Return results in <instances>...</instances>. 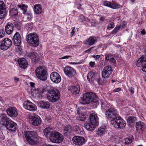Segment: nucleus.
Listing matches in <instances>:
<instances>
[{"label": "nucleus", "mask_w": 146, "mask_h": 146, "mask_svg": "<svg viewBox=\"0 0 146 146\" xmlns=\"http://www.w3.org/2000/svg\"><path fill=\"white\" fill-rule=\"evenodd\" d=\"M81 100L82 101V104H83L94 103V105L96 106L99 104L98 97L92 92L86 93L84 94Z\"/></svg>", "instance_id": "1"}, {"label": "nucleus", "mask_w": 146, "mask_h": 146, "mask_svg": "<svg viewBox=\"0 0 146 146\" xmlns=\"http://www.w3.org/2000/svg\"><path fill=\"white\" fill-rule=\"evenodd\" d=\"M25 136L29 144L33 145L36 143L38 135L36 132L27 131L25 133Z\"/></svg>", "instance_id": "2"}, {"label": "nucleus", "mask_w": 146, "mask_h": 146, "mask_svg": "<svg viewBox=\"0 0 146 146\" xmlns=\"http://www.w3.org/2000/svg\"><path fill=\"white\" fill-rule=\"evenodd\" d=\"M47 73L46 68L44 66L38 67L35 70V74L37 77L43 81L47 80Z\"/></svg>", "instance_id": "3"}, {"label": "nucleus", "mask_w": 146, "mask_h": 146, "mask_svg": "<svg viewBox=\"0 0 146 146\" xmlns=\"http://www.w3.org/2000/svg\"><path fill=\"white\" fill-rule=\"evenodd\" d=\"M60 98L59 91L56 89H54L49 91L47 96L48 100L51 102H54L58 101Z\"/></svg>", "instance_id": "4"}, {"label": "nucleus", "mask_w": 146, "mask_h": 146, "mask_svg": "<svg viewBox=\"0 0 146 146\" xmlns=\"http://www.w3.org/2000/svg\"><path fill=\"white\" fill-rule=\"evenodd\" d=\"M27 42L34 47L37 46L39 44L38 36L36 33H30L26 37Z\"/></svg>", "instance_id": "5"}, {"label": "nucleus", "mask_w": 146, "mask_h": 146, "mask_svg": "<svg viewBox=\"0 0 146 146\" xmlns=\"http://www.w3.org/2000/svg\"><path fill=\"white\" fill-rule=\"evenodd\" d=\"M111 123L117 128L123 129L126 125L125 121L120 117H115V119L111 120Z\"/></svg>", "instance_id": "6"}, {"label": "nucleus", "mask_w": 146, "mask_h": 146, "mask_svg": "<svg viewBox=\"0 0 146 146\" xmlns=\"http://www.w3.org/2000/svg\"><path fill=\"white\" fill-rule=\"evenodd\" d=\"M49 137L51 142L56 143H62L64 139L62 135L58 132H54Z\"/></svg>", "instance_id": "7"}, {"label": "nucleus", "mask_w": 146, "mask_h": 146, "mask_svg": "<svg viewBox=\"0 0 146 146\" xmlns=\"http://www.w3.org/2000/svg\"><path fill=\"white\" fill-rule=\"evenodd\" d=\"M17 7L20 8L22 11L23 13L24 14L27 11V6L24 4L22 5H17L15 7L12 8L10 12L12 16H16L18 15Z\"/></svg>", "instance_id": "8"}, {"label": "nucleus", "mask_w": 146, "mask_h": 146, "mask_svg": "<svg viewBox=\"0 0 146 146\" xmlns=\"http://www.w3.org/2000/svg\"><path fill=\"white\" fill-rule=\"evenodd\" d=\"M12 44V41L9 38H5L2 41L0 42V48L3 50H7Z\"/></svg>", "instance_id": "9"}, {"label": "nucleus", "mask_w": 146, "mask_h": 146, "mask_svg": "<svg viewBox=\"0 0 146 146\" xmlns=\"http://www.w3.org/2000/svg\"><path fill=\"white\" fill-rule=\"evenodd\" d=\"M64 71L65 75L69 78L73 77L76 75V70L73 68L69 66L65 67Z\"/></svg>", "instance_id": "10"}, {"label": "nucleus", "mask_w": 146, "mask_h": 146, "mask_svg": "<svg viewBox=\"0 0 146 146\" xmlns=\"http://www.w3.org/2000/svg\"><path fill=\"white\" fill-rule=\"evenodd\" d=\"M117 114V111L113 108H109L107 111H106L105 114L106 117L108 119H112L113 120L116 117Z\"/></svg>", "instance_id": "11"}, {"label": "nucleus", "mask_w": 146, "mask_h": 146, "mask_svg": "<svg viewBox=\"0 0 146 146\" xmlns=\"http://www.w3.org/2000/svg\"><path fill=\"white\" fill-rule=\"evenodd\" d=\"M23 107L31 111H34L37 109L36 105L29 101H25L23 104Z\"/></svg>", "instance_id": "12"}, {"label": "nucleus", "mask_w": 146, "mask_h": 146, "mask_svg": "<svg viewBox=\"0 0 146 146\" xmlns=\"http://www.w3.org/2000/svg\"><path fill=\"white\" fill-rule=\"evenodd\" d=\"M5 126L7 129L10 131H15L17 128V124L10 119L8 122L6 123Z\"/></svg>", "instance_id": "13"}, {"label": "nucleus", "mask_w": 146, "mask_h": 146, "mask_svg": "<svg viewBox=\"0 0 146 146\" xmlns=\"http://www.w3.org/2000/svg\"><path fill=\"white\" fill-rule=\"evenodd\" d=\"M26 56L27 57L30 58L32 62L35 63L38 62L40 60L39 55L35 52H31L27 53Z\"/></svg>", "instance_id": "14"}, {"label": "nucleus", "mask_w": 146, "mask_h": 146, "mask_svg": "<svg viewBox=\"0 0 146 146\" xmlns=\"http://www.w3.org/2000/svg\"><path fill=\"white\" fill-rule=\"evenodd\" d=\"M52 81L56 84L59 83L61 81V78L59 74L56 72H52L50 75Z\"/></svg>", "instance_id": "15"}, {"label": "nucleus", "mask_w": 146, "mask_h": 146, "mask_svg": "<svg viewBox=\"0 0 146 146\" xmlns=\"http://www.w3.org/2000/svg\"><path fill=\"white\" fill-rule=\"evenodd\" d=\"M74 143L77 145H81L85 142V139L83 137L79 136H75L72 138Z\"/></svg>", "instance_id": "16"}, {"label": "nucleus", "mask_w": 146, "mask_h": 146, "mask_svg": "<svg viewBox=\"0 0 146 146\" xmlns=\"http://www.w3.org/2000/svg\"><path fill=\"white\" fill-rule=\"evenodd\" d=\"M112 72L111 68L110 66L104 67L102 72V75L105 78H108Z\"/></svg>", "instance_id": "17"}, {"label": "nucleus", "mask_w": 146, "mask_h": 146, "mask_svg": "<svg viewBox=\"0 0 146 146\" xmlns=\"http://www.w3.org/2000/svg\"><path fill=\"white\" fill-rule=\"evenodd\" d=\"M8 115L10 117H15L18 115L17 110L15 108L11 107L6 110Z\"/></svg>", "instance_id": "18"}, {"label": "nucleus", "mask_w": 146, "mask_h": 146, "mask_svg": "<svg viewBox=\"0 0 146 146\" xmlns=\"http://www.w3.org/2000/svg\"><path fill=\"white\" fill-rule=\"evenodd\" d=\"M15 46H19L21 44V38L20 34L16 32L14 36L13 39Z\"/></svg>", "instance_id": "19"}, {"label": "nucleus", "mask_w": 146, "mask_h": 146, "mask_svg": "<svg viewBox=\"0 0 146 146\" xmlns=\"http://www.w3.org/2000/svg\"><path fill=\"white\" fill-rule=\"evenodd\" d=\"M136 131L139 133H142L145 129V125L144 123L141 121H139L136 124Z\"/></svg>", "instance_id": "20"}, {"label": "nucleus", "mask_w": 146, "mask_h": 146, "mask_svg": "<svg viewBox=\"0 0 146 146\" xmlns=\"http://www.w3.org/2000/svg\"><path fill=\"white\" fill-rule=\"evenodd\" d=\"M10 119L5 113H3L0 115V126H2L5 125L6 123H7Z\"/></svg>", "instance_id": "21"}, {"label": "nucleus", "mask_w": 146, "mask_h": 146, "mask_svg": "<svg viewBox=\"0 0 146 146\" xmlns=\"http://www.w3.org/2000/svg\"><path fill=\"white\" fill-rule=\"evenodd\" d=\"M99 39L98 37L90 36L86 40V44L90 46L92 45L99 40Z\"/></svg>", "instance_id": "22"}, {"label": "nucleus", "mask_w": 146, "mask_h": 146, "mask_svg": "<svg viewBox=\"0 0 146 146\" xmlns=\"http://www.w3.org/2000/svg\"><path fill=\"white\" fill-rule=\"evenodd\" d=\"M32 124L35 125L37 126L41 123V120L39 117L36 115H34L32 116Z\"/></svg>", "instance_id": "23"}, {"label": "nucleus", "mask_w": 146, "mask_h": 146, "mask_svg": "<svg viewBox=\"0 0 146 146\" xmlns=\"http://www.w3.org/2000/svg\"><path fill=\"white\" fill-rule=\"evenodd\" d=\"M145 64H146V55H143L137 61V66L138 67H141Z\"/></svg>", "instance_id": "24"}, {"label": "nucleus", "mask_w": 146, "mask_h": 146, "mask_svg": "<svg viewBox=\"0 0 146 146\" xmlns=\"http://www.w3.org/2000/svg\"><path fill=\"white\" fill-rule=\"evenodd\" d=\"M38 106L41 108L44 109H48L50 106V103L48 102H45L41 101L38 103Z\"/></svg>", "instance_id": "25"}, {"label": "nucleus", "mask_w": 146, "mask_h": 146, "mask_svg": "<svg viewBox=\"0 0 146 146\" xmlns=\"http://www.w3.org/2000/svg\"><path fill=\"white\" fill-rule=\"evenodd\" d=\"M18 63L19 66L23 69L26 68L28 66L27 60L24 58L19 59L18 60Z\"/></svg>", "instance_id": "26"}, {"label": "nucleus", "mask_w": 146, "mask_h": 146, "mask_svg": "<svg viewBox=\"0 0 146 146\" xmlns=\"http://www.w3.org/2000/svg\"><path fill=\"white\" fill-rule=\"evenodd\" d=\"M90 121L96 125L98 123V118L97 115L95 113H92L90 115Z\"/></svg>", "instance_id": "27"}, {"label": "nucleus", "mask_w": 146, "mask_h": 146, "mask_svg": "<svg viewBox=\"0 0 146 146\" xmlns=\"http://www.w3.org/2000/svg\"><path fill=\"white\" fill-rule=\"evenodd\" d=\"M13 25L10 23H8L5 27V31L8 34H11L13 32Z\"/></svg>", "instance_id": "28"}, {"label": "nucleus", "mask_w": 146, "mask_h": 146, "mask_svg": "<svg viewBox=\"0 0 146 146\" xmlns=\"http://www.w3.org/2000/svg\"><path fill=\"white\" fill-rule=\"evenodd\" d=\"M77 115L78 116V120L82 121L85 120L86 117L84 113H82L81 108H78L77 112Z\"/></svg>", "instance_id": "29"}, {"label": "nucleus", "mask_w": 146, "mask_h": 146, "mask_svg": "<svg viewBox=\"0 0 146 146\" xmlns=\"http://www.w3.org/2000/svg\"><path fill=\"white\" fill-rule=\"evenodd\" d=\"M97 125L91 122L89 123H85L84 126L86 129L88 131H91L94 130L96 128Z\"/></svg>", "instance_id": "30"}, {"label": "nucleus", "mask_w": 146, "mask_h": 146, "mask_svg": "<svg viewBox=\"0 0 146 146\" xmlns=\"http://www.w3.org/2000/svg\"><path fill=\"white\" fill-rule=\"evenodd\" d=\"M70 90L71 93L74 95L78 94L80 90V86L79 85L71 86L69 89Z\"/></svg>", "instance_id": "31"}, {"label": "nucleus", "mask_w": 146, "mask_h": 146, "mask_svg": "<svg viewBox=\"0 0 146 146\" xmlns=\"http://www.w3.org/2000/svg\"><path fill=\"white\" fill-rule=\"evenodd\" d=\"M33 9L35 13L39 15L42 12V7L40 4L35 5L34 6Z\"/></svg>", "instance_id": "32"}, {"label": "nucleus", "mask_w": 146, "mask_h": 146, "mask_svg": "<svg viewBox=\"0 0 146 146\" xmlns=\"http://www.w3.org/2000/svg\"><path fill=\"white\" fill-rule=\"evenodd\" d=\"M54 132L52 128L48 127L44 129V135L47 137L48 135L50 136L52 133H53Z\"/></svg>", "instance_id": "33"}, {"label": "nucleus", "mask_w": 146, "mask_h": 146, "mask_svg": "<svg viewBox=\"0 0 146 146\" xmlns=\"http://www.w3.org/2000/svg\"><path fill=\"white\" fill-rule=\"evenodd\" d=\"M106 130V126H102L99 127L96 131V133L99 136H101L105 134Z\"/></svg>", "instance_id": "34"}, {"label": "nucleus", "mask_w": 146, "mask_h": 146, "mask_svg": "<svg viewBox=\"0 0 146 146\" xmlns=\"http://www.w3.org/2000/svg\"><path fill=\"white\" fill-rule=\"evenodd\" d=\"M133 136L131 135L129 137L125 138L124 139V143L125 144V146H127V145L131 143L133 140Z\"/></svg>", "instance_id": "35"}, {"label": "nucleus", "mask_w": 146, "mask_h": 146, "mask_svg": "<svg viewBox=\"0 0 146 146\" xmlns=\"http://www.w3.org/2000/svg\"><path fill=\"white\" fill-rule=\"evenodd\" d=\"M95 75V73L92 72H90L88 74L87 76V79L90 83L93 81Z\"/></svg>", "instance_id": "36"}, {"label": "nucleus", "mask_w": 146, "mask_h": 146, "mask_svg": "<svg viewBox=\"0 0 146 146\" xmlns=\"http://www.w3.org/2000/svg\"><path fill=\"white\" fill-rule=\"evenodd\" d=\"M79 20L80 22L86 21L89 22L90 21L88 18L83 15H80L79 18Z\"/></svg>", "instance_id": "37"}, {"label": "nucleus", "mask_w": 146, "mask_h": 146, "mask_svg": "<svg viewBox=\"0 0 146 146\" xmlns=\"http://www.w3.org/2000/svg\"><path fill=\"white\" fill-rule=\"evenodd\" d=\"M135 118L133 116H130L127 119V121L129 123H133L135 121Z\"/></svg>", "instance_id": "38"}, {"label": "nucleus", "mask_w": 146, "mask_h": 146, "mask_svg": "<svg viewBox=\"0 0 146 146\" xmlns=\"http://www.w3.org/2000/svg\"><path fill=\"white\" fill-rule=\"evenodd\" d=\"M111 8L112 9H117L120 7V5L117 3H111Z\"/></svg>", "instance_id": "39"}, {"label": "nucleus", "mask_w": 146, "mask_h": 146, "mask_svg": "<svg viewBox=\"0 0 146 146\" xmlns=\"http://www.w3.org/2000/svg\"><path fill=\"white\" fill-rule=\"evenodd\" d=\"M115 26L114 23L112 22H111L108 24L107 27L108 30H110L113 28Z\"/></svg>", "instance_id": "40"}, {"label": "nucleus", "mask_w": 146, "mask_h": 146, "mask_svg": "<svg viewBox=\"0 0 146 146\" xmlns=\"http://www.w3.org/2000/svg\"><path fill=\"white\" fill-rule=\"evenodd\" d=\"M5 5L2 1H0V11H5Z\"/></svg>", "instance_id": "41"}, {"label": "nucleus", "mask_w": 146, "mask_h": 146, "mask_svg": "<svg viewBox=\"0 0 146 146\" xmlns=\"http://www.w3.org/2000/svg\"><path fill=\"white\" fill-rule=\"evenodd\" d=\"M71 129V126L69 125H67L65 126L64 129V131L65 133H67L68 132L70 131Z\"/></svg>", "instance_id": "42"}, {"label": "nucleus", "mask_w": 146, "mask_h": 146, "mask_svg": "<svg viewBox=\"0 0 146 146\" xmlns=\"http://www.w3.org/2000/svg\"><path fill=\"white\" fill-rule=\"evenodd\" d=\"M120 29L119 27L118 26H117L111 32V33L113 34H115Z\"/></svg>", "instance_id": "43"}, {"label": "nucleus", "mask_w": 146, "mask_h": 146, "mask_svg": "<svg viewBox=\"0 0 146 146\" xmlns=\"http://www.w3.org/2000/svg\"><path fill=\"white\" fill-rule=\"evenodd\" d=\"M103 5L105 6L111 8V3L107 1H104L103 2Z\"/></svg>", "instance_id": "44"}, {"label": "nucleus", "mask_w": 146, "mask_h": 146, "mask_svg": "<svg viewBox=\"0 0 146 146\" xmlns=\"http://www.w3.org/2000/svg\"><path fill=\"white\" fill-rule=\"evenodd\" d=\"M5 35V33L3 30H0V38L3 37Z\"/></svg>", "instance_id": "45"}, {"label": "nucleus", "mask_w": 146, "mask_h": 146, "mask_svg": "<svg viewBox=\"0 0 146 146\" xmlns=\"http://www.w3.org/2000/svg\"><path fill=\"white\" fill-rule=\"evenodd\" d=\"M5 11H0V19H1L4 17L5 16Z\"/></svg>", "instance_id": "46"}, {"label": "nucleus", "mask_w": 146, "mask_h": 146, "mask_svg": "<svg viewBox=\"0 0 146 146\" xmlns=\"http://www.w3.org/2000/svg\"><path fill=\"white\" fill-rule=\"evenodd\" d=\"M126 25V23L125 21H123L120 25H118V26L121 29L125 27Z\"/></svg>", "instance_id": "47"}, {"label": "nucleus", "mask_w": 146, "mask_h": 146, "mask_svg": "<svg viewBox=\"0 0 146 146\" xmlns=\"http://www.w3.org/2000/svg\"><path fill=\"white\" fill-rule=\"evenodd\" d=\"M141 67H142V71L146 73V64L143 65Z\"/></svg>", "instance_id": "48"}, {"label": "nucleus", "mask_w": 146, "mask_h": 146, "mask_svg": "<svg viewBox=\"0 0 146 146\" xmlns=\"http://www.w3.org/2000/svg\"><path fill=\"white\" fill-rule=\"evenodd\" d=\"M79 129L78 125H75L73 127V130L74 131H77Z\"/></svg>", "instance_id": "49"}, {"label": "nucleus", "mask_w": 146, "mask_h": 146, "mask_svg": "<svg viewBox=\"0 0 146 146\" xmlns=\"http://www.w3.org/2000/svg\"><path fill=\"white\" fill-rule=\"evenodd\" d=\"M134 88L132 87H131L129 88V92H130L131 93V94H133L134 92Z\"/></svg>", "instance_id": "50"}, {"label": "nucleus", "mask_w": 146, "mask_h": 146, "mask_svg": "<svg viewBox=\"0 0 146 146\" xmlns=\"http://www.w3.org/2000/svg\"><path fill=\"white\" fill-rule=\"evenodd\" d=\"M92 57L94 58L95 60H97L98 59H99V58L100 57V56L98 55H97L96 56L93 55Z\"/></svg>", "instance_id": "51"}, {"label": "nucleus", "mask_w": 146, "mask_h": 146, "mask_svg": "<svg viewBox=\"0 0 146 146\" xmlns=\"http://www.w3.org/2000/svg\"><path fill=\"white\" fill-rule=\"evenodd\" d=\"M76 31V30L75 29V28H73L72 30V31L71 32V36H72L75 34Z\"/></svg>", "instance_id": "52"}, {"label": "nucleus", "mask_w": 146, "mask_h": 146, "mask_svg": "<svg viewBox=\"0 0 146 146\" xmlns=\"http://www.w3.org/2000/svg\"><path fill=\"white\" fill-rule=\"evenodd\" d=\"M111 55L110 54L107 55L105 57V60H110V58H111Z\"/></svg>", "instance_id": "53"}, {"label": "nucleus", "mask_w": 146, "mask_h": 146, "mask_svg": "<svg viewBox=\"0 0 146 146\" xmlns=\"http://www.w3.org/2000/svg\"><path fill=\"white\" fill-rule=\"evenodd\" d=\"M110 61L111 62L114 64H115L116 62L115 60L113 58H110Z\"/></svg>", "instance_id": "54"}, {"label": "nucleus", "mask_w": 146, "mask_h": 146, "mask_svg": "<svg viewBox=\"0 0 146 146\" xmlns=\"http://www.w3.org/2000/svg\"><path fill=\"white\" fill-rule=\"evenodd\" d=\"M121 90V88H115L113 90V92H118Z\"/></svg>", "instance_id": "55"}, {"label": "nucleus", "mask_w": 146, "mask_h": 146, "mask_svg": "<svg viewBox=\"0 0 146 146\" xmlns=\"http://www.w3.org/2000/svg\"><path fill=\"white\" fill-rule=\"evenodd\" d=\"M89 64L92 67H93L94 66L95 64L94 62H90L89 63Z\"/></svg>", "instance_id": "56"}, {"label": "nucleus", "mask_w": 146, "mask_h": 146, "mask_svg": "<svg viewBox=\"0 0 146 146\" xmlns=\"http://www.w3.org/2000/svg\"><path fill=\"white\" fill-rule=\"evenodd\" d=\"M97 81H98V84H102V79L100 78H99L98 79Z\"/></svg>", "instance_id": "57"}, {"label": "nucleus", "mask_w": 146, "mask_h": 146, "mask_svg": "<svg viewBox=\"0 0 146 146\" xmlns=\"http://www.w3.org/2000/svg\"><path fill=\"white\" fill-rule=\"evenodd\" d=\"M30 86L34 88L35 86V84L33 82H31L30 83Z\"/></svg>", "instance_id": "58"}, {"label": "nucleus", "mask_w": 146, "mask_h": 146, "mask_svg": "<svg viewBox=\"0 0 146 146\" xmlns=\"http://www.w3.org/2000/svg\"><path fill=\"white\" fill-rule=\"evenodd\" d=\"M70 57H71V56H66L61 57L60 58V59H68Z\"/></svg>", "instance_id": "59"}, {"label": "nucleus", "mask_w": 146, "mask_h": 146, "mask_svg": "<svg viewBox=\"0 0 146 146\" xmlns=\"http://www.w3.org/2000/svg\"><path fill=\"white\" fill-rule=\"evenodd\" d=\"M35 91H37V92H39L40 93V95H41L42 94H43V92L40 90H37V91L35 90Z\"/></svg>", "instance_id": "60"}, {"label": "nucleus", "mask_w": 146, "mask_h": 146, "mask_svg": "<svg viewBox=\"0 0 146 146\" xmlns=\"http://www.w3.org/2000/svg\"><path fill=\"white\" fill-rule=\"evenodd\" d=\"M33 25V23H28V25H29V27L31 28H32V27Z\"/></svg>", "instance_id": "61"}, {"label": "nucleus", "mask_w": 146, "mask_h": 146, "mask_svg": "<svg viewBox=\"0 0 146 146\" xmlns=\"http://www.w3.org/2000/svg\"><path fill=\"white\" fill-rule=\"evenodd\" d=\"M105 19V17H101L100 18V21H101L102 22Z\"/></svg>", "instance_id": "62"}, {"label": "nucleus", "mask_w": 146, "mask_h": 146, "mask_svg": "<svg viewBox=\"0 0 146 146\" xmlns=\"http://www.w3.org/2000/svg\"><path fill=\"white\" fill-rule=\"evenodd\" d=\"M96 20H92L91 22L92 24L93 25V24H94L95 23H96Z\"/></svg>", "instance_id": "63"}, {"label": "nucleus", "mask_w": 146, "mask_h": 146, "mask_svg": "<svg viewBox=\"0 0 146 146\" xmlns=\"http://www.w3.org/2000/svg\"><path fill=\"white\" fill-rule=\"evenodd\" d=\"M141 33L143 35H145V31L144 29H143L141 31Z\"/></svg>", "instance_id": "64"}]
</instances>
